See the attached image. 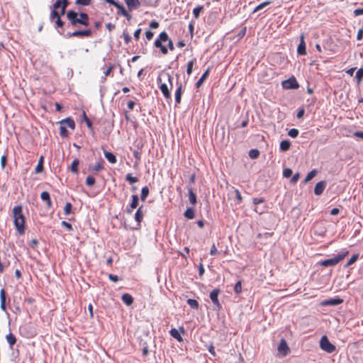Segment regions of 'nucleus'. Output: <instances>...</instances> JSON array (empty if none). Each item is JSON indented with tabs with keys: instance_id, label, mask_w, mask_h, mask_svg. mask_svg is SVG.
<instances>
[{
	"instance_id": "nucleus-43",
	"label": "nucleus",
	"mask_w": 363,
	"mask_h": 363,
	"mask_svg": "<svg viewBox=\"0 0 363 363\" xmlns=\"http://www.w3.org/2000/svg\"><path fill=\"white\" fill-rule=\"evenodd\" d=\"M91 2V0H75V4L79 6H88Z\"/></svg>"
},
{
	"instance_id": "nucleus-58",
	"label": "nucleus",
	"mask_w": 363,
	"mask_h": 363,
	"mask_svg": "<svg viewBox=\"0 0 363 363\" xmlns=\"http://www.w3.org/2000/svg\"><path fill=\"white\" fill-rule=\"evenodd\" d=\"M61 224L62 226H65L68 230L70 231L72 230V226L70 223H69L66 221H62Z\"/></svg>"
},
{
	"instance_id": "nucleus-20",
	"label": "nucleus",
	"mask_w": 363,
	"mask_h": 363,
	"mask_svg": "<svg viewBox=\"0 0 363 363\" xmlns=\"http://www.w3.org/2000/svg\"><path fill=\"white\" fill-rule=\"evenodd\" d=\"M121 299L127 306H130L133 302V298L128 294H124Z\"/></svg>"
},
{
	"instance_id": "nucleus-16",
	"label": "nucleus",
	"mask_w": 363,
	"mask_h": 363,
	"mask_svg": "<svg viewBox=\"0 0 363 363\" xmlns=\"http://www.w3.org/2000/svg\"><path fill=\"white\" fill-rule=\"evenodd\" d=\"M1 309L6 311V292L4 289L0 291Z\"/></svg>"
},
{
	"instance_id": "nucleus-15",
	"label": "nucleus",
	"mask_w": 363,
	"mask_h": 363,
	"mask_svg": "<svg viewBox=\"0 0 363 363\" xmlns=\"http://www.w3.org/2000/svg\"><path fill=\"white\" fill-rule=\"evenodd\" d=\"M104 161L97 162L95 165H89V170L92 172H99L104 169L103 167Z\"/></svg>"
},
{
	"instance_id": "nucleus-51",
	"label": "nucleus",
	"mask_w": 363,
	"mask_h": 363,
	"mask_svg": "<svg viewBox=\"0 0 363 363\" xmlns=\"http://www.w3.org/2000/svg\"><path fill=\"white\" fill-rule=\"evenodd\" d=\"M292 174V170L289 168H286L283 171V176L286 178H289Z\"/></svg>"
},
{
	"instance_id": "nucleus-22",
	"label": "nucleus",
	"mask_w": 363,
	"mask_h": 363,
	"mask_svg": "<svg viewBox=\"0 0 363 363\" xmlns=\"http://www.w3.org/2000/svg\"><path fill=\"white\" fill-rule=\"evenodd\" d=\"M182 93V84H180L175 92V101H176L177 104H179L181 103Z\"/></svg>"
},
{
	"instance_id": "nucleus-19",
	"label": "nucleus",
	"mask_w": 363,
	"mask_h": 363,
	"mask_svg": "<svg viewBox=\"0 0 363 363\" xmlns=\"http://www.w3.org/2000/svg\"><path fill=\"white\" fill-rule=\"evenodd\" d=\"M40 198L43 201H46L48 207H50L52 202L50 197V194L48 191H43L40 194Z\"/></svg>"
},
{
	"instance_id": "nucleus-5",
	"label": "nucleus",
	"mask_w": 363,
	"mask_h": 363,
	"mask_svg": "<svg viewBox=\"0 0 363 363\" xmlns=\"http://www.w3.org/2000/svg\"><path fill=\"white\" fill-rule=\"evenodd\" d=\"M321 350L328 353H332L335 350V346L330 343L327 336L323 335L320 341Z\"/></svg>"
},
{
	"instance_id": "nucleus-14",
	"label": "nucleus",
	"mask_w": 363,
	"mask_h": 363,
	"mask_svg": "<svg viewBox=\"0 0 363 363\" xmlns=\"http://www.w3.org/2000/svg\"><path fill=\"white\" fill-rule=\"evenodd\" d=\"M343 302V300L341 298H330L323 302V305L324 306H337Z\"/></svg>"
},
{
	"instance_id": "nucleus-60",
	"label": "nucleus",
	"mask_w": 363,
	"mask_h": 363,
	"mask_svg": "<svg viewBox=\"0 0 363 363\" xmlns=\"http://www.w3.org/2000/svg\"><path fill=\"white\" fill-rule=\"evenodd\" d=\"M264 199L263 198H255L253 199V203L255 205H257L259 203H262L264 202Z\"/></svg>"
},
{
	"instance_id": "nucleus-11",
	"label": "nucleus",
	"mask_w": 363,
	"mask_h": 363,
	"mask_svg": "<svg viewBox=\"0 0 363 363\" xmlns=\"http://www.w3.org/2000/svg\"><path fill=\"white\" fill-rule=\"evenodd\" d=\"M130 11L137 9L140 6L139 0H124Z\"/></svg>"
},
{
	"instance_id": "nucleus-23",
	"label": "nucleus",
	"mask_w": 363,
	"mask_h": 363,
	"mask_svg": "<svg viewBox=\"0 0 363 363\" xmlns=\"http://www.w3.org/2000/svg\"><path fill=\"white\" fill-rule=\"evenodd\" d=\"M6 338L10 347H13L16 342V337L11 333L6 335Z\"/></svg>"
},
{
	"instance_id": "nucleus-47",
	"label": "nucleus",
	"mask_w": 363,
	"mask_h": 363,
	"mask_svg": "<svg viewBox=\"0 0 363 363\" xmlns=\"http://www.w3.org/2000/svg\"><path fill=\"white\" fill-rule=\"evenodd\" d=\"M194 65V60H191L187 64L186 73L190 75L192 72L193 67Z\"/></svg>"
},
{
	"instance_id": "nucleus-25",
	"label": "nucleus",
	"mask_w": 363,
	"mask_h": 363,
	"mask_svg": "<svg viewBox=\"0 0 363 363\" xmlns=\"http://www.w3.org/2000/svg\"><path fill=\"white\" fill-rule=\"evenodd\" d=\"M143 218V211H142V207H140V208L137 210V211H136V213H135V220H136L138 223H141V222H142Z\"/></svg>"
},
{
	"instance_id": "nucleus-53",
	"label": "nucleus",
	"mask_w": 363,
	"mask_h": 363,
	"mask_svg": "<svg viewBox=\"0 0 363 363\" xmlns=\"http://www.w3.org/2000/svg\"><path fill=\"white\" fill-rule=\"evenodd\" d=\"M217 254H218V251L217 250V248H216L215 244H213L211 246V250H210V255H216Z\"/></svg>"
},
{
	"instance_id": "nucleus-12",
	"label": "nucleus",
	"mask_w": 363,
	"mask_h": 363,
	"mask_svg": "<svg viewBox=\"0 0 363 363\" xmlns=\"http://www.w3.org/2000/svg\"><path fill=\"white\" fill-rule=\"evenodd\" d=\"M297 52L301 55L306 54V44H305V41H304V35L303 34H302L301 35L300 43L297 48Z\"/></svg>"
},
{
	"instance_id": "nucleus-3",
	"label": "nucleus",
	"mask_w": 363,
	"mask_h": 363,
	"mask_svg": "<svg viewBox=\"0 0 363 363\" xmlns=\"http://www.w3.org/2000/svg\"><path fill=\"white\" fill-rule=\"evenodd\" d=\"M348 254L349 252L345 250L333 258L323 260L320 262V264L323 267L335 266L342 261Z\"/></svg>"
},
{
	"instance_id": "nucleus-28",
	"label": "nucleus",
	"mask_w": 363,
	"mask_h": 363,
	"mask_svg": "<svg viewBox=\"0 0 363 363\" xmlns=\"http://www.w3.org/2000/svg\"><path fill=\"white\" fill-rule=\"evenodd\" d=\"M317 174V171L315 169L311 170L306 177L303 183L306 184L309 181H311L315 175Z\"/></svg>"
},
{
	"instance_id": "nucleus-42",
	"label": "nucleus",
	"mask_w": 363,
	"mask_h": 363,
	"mask_svg": "<svg viewBox=\"0 0 363 363\" xmlns=\"http://www.w3.org/2000/svg\"><path fill=\"white\" fill-rule=\"evenodd\" d=\"M58 18H60V12L56 10H52L50 16V20L52 21L55 18L58 19Z\"/></svg>"
},
{
	"instance_id": "nucleus-64",
	"label": "nucleus",
	"mask_w": 363,
	"mask_h": 363,
	"mask_svg": "<svg viewBox=\"0 0 363 363\" xmlns=\"http://www.w3.org/2000/svg\"><path fill=\"white\" fill-rule=\"evenodd\" d=\"M150 27L153 29L157 28L159 27V23L155 21H152L150 23Z\"/></svg>"
},
{
	"instance_id": "nucleus-34",
	"label": "nucleus",
	"mask_w": 363,
	"mask_h": 363,
	"mask_svg": "<svg viewBox=\"0 0 363 363\" xmlns=\"http://www.w3.org/2000/svg\"><path fill=\"white\" fill-rule=\"evenodd\" d=\"M358 257H359V255L358 254L353 255L351 257V258L347 261V262L345 265V267H348L349 266H350L352 264H354L357 260Z\"/></svg>"
},
{
	"instance_id": "nucleus-57",
	"label": "nucleus",
	"mask_w": 363,
	"mask_h": 363,
	"mask_svg": "<svg viewBox=\"0 0 363 363\" xmlns=\"http://www.w3.org/2000/svg\"><path fill=\"white\" fill-rule=\"evenodd\" d=\"M299 177H300V174H299V173H296V174H295L292 177V178L291 179V183H293V184H294V183L297 182H298V180L299 179Z\"/></svg>"
},
{
	"instance_id": "nucleus-41",
	"label": "nucleus",
	"mask_w": 363,
	"mask_h": 363,
	"mask_svg": "<svg viewBox=\"0 0 363 363\" xmlns=\"http://www.w3.org/2000/svg\"><path fill=\"white\" fill-rule=\"evenodd\" d=\"M203 9V6H197L193 10V14L196 18H198L199 17L201 11Z\"/></svg>"
},
{
	"instance_id": "nucleus-9",
	"label": "nucleus",
	"mask_w": 363,
	"mask_h": 363,
	"mask_svg": "<svg viewBox=\"0 0 363 363\" xmlns=\"http://www.w3.org/2000/svg\"><path fill=\"white\" fill-rule=\"evenodd\" d=\"M92 34V32L90 29L83 30H75L73 33L69 34V36L72 37H79V36H86L89 37Z\"/></svg>"
},
{
	"instance_id": "nucleus-44",
	"label": "nucleus",
	"mask_w": 363,
	"mask_h": 363,
	"mask_svg": "<svg viewBox=\"0 0 363 363\" xmlns=\"http://www.w3.org/2000/svg\"><path fill=\"white\" fill-rule=\"evenodd\" d=\"M95 184V179L94 177L89 175L86 179V184L87 186H91Z\"/></svg>"
},
{
	"instance_id": "nucleus-56",
	"label": "nucleus",
	"mask_w": 363,
	"mask_h": 363,
	"mask_svg": "<svg viewBox=\"0 0 363 363\" xmlns=\"http://www.w3.org/2000/svg\"><path fill=\"white\" fill-rule=\"evenodd\" d=\"M235 196H236V199H237L239 203L241 202L242 200V197L241 194L239 191V190L238 189H235Z\"/></svg>"
},
{
	"instance_id": "nucleus-62",
	"label": "nucleus",
	"mask_w": 363,
	"mask_h": 363,
	"mask_svg": "<svg viewBox=\"0 0 363 363\" xmlns=\"http://www.w3.org/2000/svg\"><path fill=\"white\" fill-rule=\"evenodd\" d=\"M354 15L355 16L363 15V8L362 9H357L354 11Z\"/></svg>"
},
{
	"instance_id": "nucleus-2",
	"label": "nucleus",
	"mask_w": 363,
	"mask_h": 363,
	"mask_svg": "<svg viewBox=\"0 0 363 363\" xmlns=\"http://www.w3.org/2000/svg\"><path fill=\"white\" fill-rule=\"evenodd\" d=\"M162 79L167 80L170 84V85L172 86V77H171V76L169 74L164 73V74L160 75L158 77V78H157V82L160 84V86H159L160 89L162 92L164 96L166 99H170L171 98V94H170V92L169 91V88L167 86V84H165V83H162Z\"/></svg>"
},
{
	"instance_id": "nucleus-8",
	"label": "nucleus",
	"mask_w": 363,
	"mask_h": 363,
	"mask_svg": "<svg viewBox=\"0 0 363 363\" xmlns=\"http://www.w3.org/2000/svg\"><path fill=\"white\" fill-rule=\"evenodd\" d=\"M278 351L282 356H286L288 354L289 348L285 340H281L278 346Z\"/></svg>"
},
{
	"instance_id": "nucleus-31",
	"label": "nucleus",
	"mask_w": 363,
	"mask_h": 363,
	"mask_svg": "<svg viewBox=\"0 0 363 363\" xmlns=\"http://www.w3.org/2000/svg\"><path fill=\"white\" fill-rule=\"evenodd\" d=\"M149 194V189L147 186L143 187L141 190L140 199L143 201H145Z\"/></svg>"
},
{
	"instance_id": "nucleus-17",
	"label": "nucleus",
	"mask_w": 363,
	"mask_h": 363,
	"mask_svg": "<svg viewBox=\"0 0 363 363\" xmlns=\"http://www.w3.org/2000/svg\"><path fill=\"white\" fill-rule=\"evenodd\" d=\"M209 72H210V69L208 68L205 72L204 73L202 74V76L201 77V78L197 81V82L196 83V88H199L201 84H203V82H204V80L208 77V74H209Z\"/></svg>"
},
{
	"instance_id": "nucleus-24",
	"label": "nucleus",
	"mask_w": 363,
	"mask_h": 363,
	"mask_svg": "<svg viewBox=\"0 0 363 363\" xmlns=\"http://www.w3.org/2000/svg\"><path fill=\"white\" fill-rule=\"evenodd\" d=\"M79 17L81 21L86 23V24H83V26H88L89 25V17L87 13L82 12L79 13Z\"/></svg>"
},
{
	"instance_id": "nucleus-52",
	"label": "nucleus",
	"mask_w": 363,
	"mask_h": 363,
	"mask_svg": "<svg viewBox=\"0 0 363 363\" xmlns=\"http://www.w3.org/2000/svg\"><path fill=\"white\" fill-rule=\"evenodd\" d=\"M61 8V0H56L55 3L52 6V10H56Z\"/></svg>"
},
{
	"instance_id": "nucleus-50",
	"label": "nucleus",
	"mask_w": 363,
	"mask_h": 363,
	"mask_svg": "<svg viewBox=\"0 0 363 363\" xmlns=\"http://www.w3.org/2000/svg\"><path fill=\"white\" fill-rule=\"evenodd\" d=\"M355 77L357 78L358 82H359L363 77V68L359 69Z\"/></svg>"
},
{
	"instance_id": "nucleus-30",
	"label": "nucleus",
	"mask_w": 363,
	"mask_h": 363,
	"mask_svg": "<svg viewBox=\"0 0 363 363\" xmlns=\"http://www.w3.org/2000/svg\"><path fill=\"white\" fill-rule=\"evenodd\" d=\"M60 135L62 138H67L69 135V132L65 125L60 124Z\"/></svg>"
},
{
	"instance_id": "nucleus-54",
	"label": "nucleus",
	"mask_w": 363,
	"mask_h": 363,
	"mask_svg": "<svg viewBox=\"0 0 363 363\" xmlns=\"http://www.w3.org/2000/svg\"><path fill=\"white\" fill-rule=\"evenodd\" d=\"M69 4V3L68 0H61V8H62V10L66 11Z\"/></svg>"
},
{
	"instance_id": "nucleus-27",
	"label": "nucleus",
	"mask_w": 363,
	"mask_h": 363,
	"mask_svg": "<svg viewBox=\"0 0 363 363\" xmlns=\"http://www.w3.org/2000/svg\"><path fill=\"white\" fill-rule=\"evenodd\" d=\"M189 199L192 205H195L196 203V196L191 189H189Z\"/></svg>"
},
{
	"instance_id": "nucleus-61",
	"label": "nucleus",
	"mask_w": 363,
	"mask_h": 363,
	"mask_svg": "<svg viewBox=\"0 0 363 363\" xmlns=\"http://www.w3.org/2000/svg\"><path fill=\"white\" fill-rule=\"evenodd\" d=\"M363 38V28H360L358 32H357V39L358 40H361Z\"/></svg>"
},
{
	"instance_id": "nucleus-46",
	"label": "nucleus",
	"mask_w": 363,
	"mask_h": 363,
	"mask_svg": "<svg viewBox=\"0 0 363 363\" xmlns=\"http://www.w3.org/2000/svg\"><path fill=\"white\" fill-rule=\"evenodd\" d=\"M159 40H160V41L162 42H166V41H168L169 40V37H168V35L166 32H162L160 35H159Z\"/></svg>"
},
{
	"instance_id": "nucleus-38",
	"label": "nucleus",
	"mask_w": 363,
	"mask_h": 363,
	"mask_svg": "<svg viewBox=\"0 0 363 363\" xmlns=\"http://www.w3.org/2000/svg\"><path fill=\"white\" fill-rule=\"evenodd\" d=\"M125 180L133 184L138 182V179L135 177H133L131 174H128L125 177Z\"/></svg>"
},
{
	"instance_id": "nucleus-63",
	"label": "nucleus",
	"mask_w": 363,
	"mask_h": 363,
	"mask_svg": "<svg viewBox=\"0 0 363 363\" xmlns=\"http://www.w3.org/2000/svg\"><path fill=\"white\" fill-rule=\"evenodd\" d=\"M55 24L57 27L62 28L64 26V22L60 19V18H58V19H56Z\"/></svg>"
},
{
	"instance_id": "nucleus-37",
	"label": "nucleus",
	"mask_w": 363,
	"mask_h": 363,
	"mask_svg": "<svg viewBox=\"0 0 363 363\" xmlns=\"http://www.w3.org/2000/svg\"><path fill=\"white\" fill-rule=\"evenodd\" d=\"M259 155V151L257 149H252L249 151V157L252 159H256Z\"/></svg>"
},
{
	"instance_id": "nucleus-33",
	"label": "nucleus",
	"mask_w": 363,
	"mask_h": 363,
	"mask_svg": "<svg viewBox=\"0 0 363 363\" xmlns=\"http://www.w3.org/2000/svg\"><path fill=\"white\" fill-rule=\"evenodd\" d=\"M184 216L188 219H192L194 217V211L191 208H189L184 213Z\"/></svg>"
},
{
	"instance_id": "nucleus-35",
	"label": "nucleus",
	"mask_w": 363,
	"mask_h": 363,
	"mask_svg": "<svg viewBox=\"0 0 363 363\" xmlns=\"http://www.w3.org/2000/svg\"><path fill=\"white\" fill-rule=\"evenodd\" d=\"M43 157H40L38 163L35 167V172L40 173L43 169Z\"/></svg>"
},
{
	"instance_id": "nucleus-26",
	"label": "nucleus",
	"mask_w": 363,
	"mask_h": 363,
	"mask_svg": "<svg viewBox=\"0 0 363 363\" xmlns=\"http://www.w3.org/2000/svg\"><path fill=\"white\" fill-rule=\"evenodd\" d=\"M170 335L174 337L175 338L176 340H177L178 341H182V337L181 336V335L179 334V331L176 329V328H172L170 330Z\"/></svg>"
},
{
	"instance_id": "nucleus-40",
	"label": "nucleus",
	"mask_w": 363,
	"mask_h": 363,
	"mask_svg": "<svg viewBox=\"0 0 363 363\" xmlns=\"http://www.w3.org/2000/svg\"><path fill=\"white\" fill-rule=\"evenodd\" d=\"M114 6L116 7L119 10V11L118 12V14H119V15H122L123 16V13H125L127 11L125 10V9L124 8V6L122 4H121L118 3V2H116Z\"/></svg>"
},
{
	"instance_id": "nucleus-1",
	"label": "nucleus",
	"mask_w": 363,
	"mask_h": 363,
	"mask_svg": "<svg viewBox=\"0 0 363 363\" xmlns=\"http://www.w3.org/2000/svg\"><path fill=\"white\" fill-rule=\"evenodd\" d=\"M14 225L20 234L25 231V218L22 213V206H16L13 208Z\"/></svg>"
},
{
	"instance_id": "nucleus-21",
	"label": "nucleus",
	"mask_w": 363,
	"mask_h": 363,
	"mask_svg": "<svg viewBox=\"0 0 363 363\" xmlns=\"http://www.w3.org/2000/svg\"><path fill=\"white\" fill-rule=\"evenodd\" d=\"M104 154L109 162L111 164H115L116 162V157L113 154L106 150L104 152Z\"/></svg>"
},
{
	"instance_id": "nucleus-49",
	"label": "nucleus",
	"mask_w": 363,
	"mask_h": 363,
	"mask_svg": "<svg viewBox=\"0 0 363 363\" xmlns=\"http://www.w3.org/2000/svg\"><path fill=\"white\" fill-rule=\"evenodd\" d=\"M242 291V285H241V281H238L235 286H234V291L236 293V294H240Z\"/></svg>"
},
{
	"instance_id": "nucleus-55",
	"label": "nucleus",
	"mask_w": 363,
	"mask_h": 363,
	"mask_svg": "<svg viewBox=\"0 0 363 363\" xmlns=\"http://www.w3.org/2000/svg\"><path fill=\"white\" fill-rule=\"evenodd\" d=\"M123 38H124V40L126 43H128L130 40H131V37L130 36V35L127 33V32H123Z\"/></svg>"
},
{
	"instance_id": "nucleus-59",
	"label": "nucleus",
	"mask_w": 363,
	"mask_h": 363,
	"mask_svg": "<svg viewBox=\"0 0 363 363\" xmlns=\"http://www.w3.org/2000/svg\"><path fill=\"white\" fill-rule=\"evenodd\" d=\"M304 113H305L304 108H299V110H298V111L297 113L296 117L298 118H301L303 116Z\"/></svg>"
},
{
	"instance_id": "nucleus-39",
	"label": "nucleus",
	"mask_w": 363,
	"mask_h": 363,
	"mask_svg": "<svg viewBox=\"0 0 363 363\" xmlns=\"http://www.w3.org/2000/svg\"><path fill=\"white\" fill-rule=\"evenodd\" d=\"M270 4H271L270 1H264L263 3H261V4H259L258 6H257L255 8L253 12L255 13V12L259 11L261 9H264V7H266L267 6L269 5Z\"/></svg>"
},
{
	"instance_id": "nucleus-10",
	"label": "nucleus",
	"mask_w": 363,
	"mask_h": 363,
	"mask_svg": "<svg viewBox=\"0 0 363 363\" xmlns=\"http://www.w3.org/2000/svg\"><path fill=\"white\" fill-rule=\"evenodd\" d=\"M326 186V183L325 181H320L318 182L314 188V194L317 196H319L323 194L325 188Z\"/></svg>"
},
{
	"instance_id": "nucleus-6",
	"label": "nucleus",
	"mask_w": 363,
	"mask_h": 363,
	"mask_svg": "<svg viewBox=\"0 0 363 363\" xmlns=\"http://www.w3.org/2000/svg\"><path fill=\"white\" fill-rule=\"evenodd\" d=\"M282 86L286 89H298L299 85L295 79V77H291L282 82Z\"/></svg>"
},
{
	"instance_id": "nucleus-13",
	"label": "nucleus",
	"mask_w": 363,
	"mask_h": 363,
	"mask_svg": "<svg viewBox=\"0 0 363 363\" xmlns=\"http://www.w3.org/2000/svg\"><path fill=\"white\" fill-rule=\"evenodd\" d=\"M60 124L65 125L66 127L70 128L72 130H74L75 128V123L73 119L71 118H67L63 119L59 122Z\"/></svg>"
},
{
	"instance_id": "nucleus-32",
	"label": "nucleus",
	"mask_w": 363,
	"mask_h": 363,
	"mask_svg": "<svg viewBox=\"0 0 363 363\" xmlns=\"http://www.w3.org/2000/svg\"><path fill=\"white\" fill-rule=\"evenodd\" d=\"M79 162L77 159H75L72 161L71 166H70V169L72 172H73L74 173H78Z\"/></svg>"
},
{
	"instance_id": "nucleus-48",
	"label": "nucleus",
	"mask_w": 363,
	"mask_h": 363,
	"mask_svg": "<svg viewBox=\"0 0 363 363\" xmlns=\"http://www.w3.org/2000/svg\"><path fill=\"white\" fill-rule=\"evenodd\" d=\"M72 204L70 203H67L65 204V206L64 208V212L65 215H69L71 213L72 211Z\"/></svg>"
},
{
	"instance_id": "nucleus-45",
	"label": "nucleus",
	"mask_w": 363,
	"mask_h": 363,
	"mask_svg": "<svg viewBox=\"0 0 363 363\" xmlns=\"http://www.w3.org/2000/svg\"><path fill=\"white\" fill-rule=\"evenodd\" d=\"M288 135L293 138H296L298 135V130L296 128H291L289 130Z\"/></svg>"
},
{
	"instance_id": "nucleus-7",
	"label": "nucleus",
	"mask_w": 363,
	"mask_h": 363,
	"mask_svg": "<svg viewBox=\"0 0 363 363\" xmlns=\"http://www.w3.org/2000/svg\"><path fill=\"white\" fill-rule=\"evenodd\" d=\"M220 293V290L218 289H216L213 290L210 294V298L212 301L213 303L216 306V309L220 310L221 308V306L219 303L218 296Z\"/></svg>"
},
{
	"instance_id": "nucleus-4",
	"label": "nucleus",
	"mask_w": 363,
	"mask_h": 363,
	"mask_svg": "<svg viewBox=\"0 0 363 363\" xmlns=\"http://www.w3.org/2000/svg\"><path fill=\"white\" fill-rule=\"evenodd\" d=\"M67 18L70 22L72 26H77L78 24L82 25L86 24V23L83 22L80 20L79 17V13L74 11L69 10L67 12Z\"/></svg>"
},
{
	"instance_id": "nucleus-18",
	"label": "nucleus",
	"mask_w": 363,
	"mask_h": 363,
	"mask_svg": "<svg viewBox=\"0 0 363 363\" xmlns=\"http://www.w3.org/2000/svg\"><path fill=\"white\" fill-rule=\"evenodd\" d=\"M138 195H133L132 196V201L130 204V209L128 210V213H131L133 209L137 208L138 205Z\"/></svg>"
},
{
	"instance_id": "nucleus-36",
	"label": "nucleus",
	"mask_w": 363,
	"mask_h": 363,
	"mask_svg": "<svg viewBox=\"0 0 363 363\" xmlns=\"http://www.w3.org/2000/svg\"><path fill=\"white\" fill-rule=\"evenodd\" d=\"M187 303L191 308L197 309L199 308V303L195 299L189 298L187 300Z\"/></svg>"
},
{
	"instance_id": "nucleus-29",
	"label": "nucleus",
	"mask_w": 363,
	"mask_h": 363,
	"mask_svg": "<svg viewBox=\"0 0 363 363\" xmlns=\"http://www.w3.org/2000/svg\"><path fill=\"white\" fill-rule=\"evenodd\" d=\"M291 143L289 140H282L280 143V149L282 151H286L290 148Z\"/></svg>"
}]
</instances>
